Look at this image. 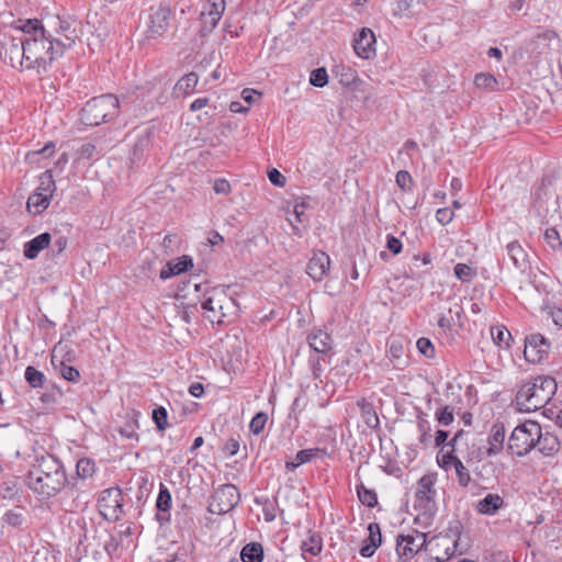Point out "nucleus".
<instances>
[{"label":"nucleus","instance_id":"obj_1","mask_svg":"<svg viewBox=\"0 0 562 562\" xmlns=\"http://www.w3.org/2000/svg\"><path fill=\"white\" fill-rule=\"evenodd\" d=\"M68 479L63 463L53 454L36 457L25 476L26 486L37 495L40 501H48L60 493Z\"/></svg>","mask_w":562,"mask_h":562},{"label":"nucleus","instance_id":"obj_2","mask_svg":"<svg viewBox=\"0 0 562 562\" xmlns=\"http://www.w3.org/2000/svg\"><path fill=\"white\" fill-rule=\"evenodd\" d=\"M557 392V382L548 375H538L518 385L515 402L519 412L530 413L544 407Z\"/></svg>","mask_w":562,"mask_h":562},{"label":"nucleus","instance_id":"obj_3","mask_svg":"<svg viewBox=\"0 0 562 562\" xmlns=\"http://www.w3.org/2000/svg\"><path fill=\"white\" fill-rule=\"evenodd\" d=\"M203 315L212 324H225L236 315L237 304L223 288H213L201 302Z\"/></svg>","mask_w":562,"mask_h":562},{"label":"nucleus","instance_id":"obj_4","mask_svg":"<svg viewBox=\"0 0 562 562\" xmlns=\"http://www.w3.org/2000/svg\"><path fill=\"white\" fill-rule=\"evenodd\" d=\"M58 57L46 34L27 37V40H24L23 57L20 60V66L25 69H37V71L46 70Z\"/></svg>","mask_w":562,"mask_h":562},{"label":"nucleus","instance_id":"obj_5","mask_svg":"<svg viewBox=\"0 0 562 562\" xmlns=\"http://www.w3.org/2000/svg\"><path fill=\"white\" fill-rule=\"evenodd\" d=\"M119 100L113 94H103L88 101L81 110V122L87 126L105 123L119 113Z\"/></svg>","mask_w":562,"mask_h":562},{"label":"nucleus","instance_id":"obj_6","mask_svg":"<svg viewBox=\"0 0 562 562\" xmlns=\"http://www.w3.org/2000/svg\"><path fill=\"white\" fill-rule=\"evenodd\" d=\"M541 438V426L537 422L527 420L517 426L509 436L507 448L517 457H524L535 447Z\"/></svg>","mask_w":562,"mask_h":562},{"label":"nucleus","instance_id":"obj_7","mask_svg":"<svg viewBox=\"0 0 562 562\" xmlns=\"http://www.w3.org/2000/svg\"><path fill=\"white\" fill-rule=\"evenodd\" d=\"M239 502V493L235 485L223 484L212 495L209 512L222 515L231 512Z\"/></svg>","mask_w":562,"mask_h":562},{"label":"nucleus","instance_id":"obj_8","mask_svg":"<svg viewBox=\"0 0 562 562\" xmlns=\"http://www.w3.org/2000/svg\"><path fill=\"white\" fill-rule=\"evenodd\" d=\"M462 524L456 520L450 524L449 533L447 536L436 539L435 546L442 549V554H437L435 558L438 562L449 561L457 552L462 553L463 549L460 548Z\"/></svg>","mask_w":562,"mask_h":562},{"label":"nucleus","instance_id":"obj_9","mask_svg":"<svg viewBox=\"0 0 562 562\" xmlns=\"http://www.w3.org/2000/svg\"><path fill=\"white\" fill-rule=\"evenodd\" d=\"M437 482L436 473H427L423 475L417 482V490L415 492V506L425 510L432 512L435 508V498L437 491L435 484Z\"/></svg>","mask_w":562,"mask_h":562},{"label":"nucleus","instance_id":"obj_10","mask_svg":"<svg viewBox=\"0 0 562 562\" xmlns=\"http://www.w3.org/2000/svg\"><path fill=\"white\" fill-rule=\"evenodd\" d=\"M122 502L123 495L120 488L104 490L98 499L99 512L108 520H117L123 514Z\"/></svg>","mask_w":562,"mask_h":562},{"label":"nucleus","instance_id":"obj_11","mask_svg":"<svg viewBox=\"0 0 562 562\" xmlns=\"http://www.w3.org/2000/svg\"><path fill=\"white\" fill-rule=\"evenodd\" d=\"M171 15L172 11L166 3H160L157 8H150L147 27L148 37L162 36L169 27Z\"/></svg>","mask_w":562,"mask_h":562},{"label":"nucleus","instance_id":"obj_12","mask_svg":"<svg viewBox=\"0 0 562 562\" xmlns=\"http://www.w3.org/2000/svg\"><path fill=\"white\" fill-rule=\"evenodd\" d=\"M226 8L225 0H207L204 10L201 12L200 35H209L220 22Z\"/></svg>","mask_w":562,"mask_h":562},{"label":"nucleus","instance_id":"obj_13","mask_svg":"<svg viewBox=\"0 0 562 562\" xmlns=\"http://www.w3.org/2000/svg\"><path fill=\"white\" fill-rule=\"evenodd\" d=\"M426 546V535L414 530L407 535H400L396 540V551L406 560L412 559Z\"/></svg>","mask_w":562,"mask_h":562},{"label":"nucleus","instance_id":"obj_14","mask_svg":"<svg viewBox=\"0 0 562 562\" xmlns=\"http://www.w3.org/2000/svg\"><path fill=\"white\" fill-rule=\"evenodd\" d=\"M50 22L56 25V30L64 34V42H59V44L64 47H74L82 34L81 22L70 16H57Z\"/></svg>","mask_w":562,"mask_h":562},{"label":"nucleus","instance_id":"obj_15","mask_svg":"<svg viewBox=\"0 0 562 562\" xmlns=\"http://www.w3.org/2000/svg\"><path fill=\"white\" fill-rule=\"evenodd\" d=\"M375 35L369 27H362L355 34L352 47L358 57L371 59L375 56Z\"/></svg>","mask_w":562,"mask_h":562},{"label":"nucleus","instance_id":"obj_16","mask_svg":"<svg viewBox=\"0 0 562 562\" xmlns=\"http://www.w3.org/2000/svg\"><path fill=\"white\" fill-rule=\"evenodd\" d=\"M550 342L541 334H532L525 339L524 356L529 362H540L548 353Z\"/></svg>","mask_w":562,"mask_h":562},{"label":"nucleus","instance_id":"obj_17","mask_svg":"<svg viewBox=\"0 0 562 562\" xmlns=\"http://www.w3.org/2000/svg\"><path fill=\"white\" fill-rule=\"evenodd\" d=\"M507 257L514 269L518 273H526L530 269L528 252L518 240H513L506 245Z\"/></svg>","mask_w":562,"mask_h":562},{"label":"nucleus","instance_id":"obj_18","mask_svg":"<svg viewBox=\"0 0 562 562\" xmlns=\"http://www.w3.org/2000/svg\"><path fill=\"white\" fill-rule=\"evenodd\" d=\"M329 266V256L321 250L315 251L307 263L306 272L314 281H322L326 276Z\"/></svg>","mask_w":562,"mask_h":562},{"label":"nucleus","instance_id":"obj_19","mask_svg":"<svg viewBox=\"0 0 562 562\" xmlns=\"http://www.w3.org/2000/svg\"><path fill=\"white\" fill-rule=\"evenodd\" d=\"M151 133L149 131H144L140 133L131 149L128 158L131 166L140 164L145 157V154L151 148Z\"/></svg>","mask_w":562,"mask_h":562},{"label":"nucleus","instance_id":"obj_20","mask_svg":"<svg viewBox=\"0 0 562 562\" xmlns=\"http://www.w3.org/2000/svg\"><path fill=\"white\" fill-rule=\"evenodd\" d=\"M506 506L504 498L499 494L488 493L475 504V510L485 516H494Z\"/></svg>","mask_w":562,"mask_h":562},{"label":"nucleus","instance_id":"obj_21","mask_svg":"<svg viewBox=\"0 0 562 562\" xmlns=\"http://www.w3.org/2000/svg\"><path fill=\"white\" fill-rule=\"evenodd\" d=\"M307 341L310 347L317 353L325 355L333 348L330 335L323 329H313L307 336Z\"/></svg>","mask_w":562,"mask_h":562},{"label":"nucleus","instance_id":"obj_22","mask_svg":"<svg viewBox=\"0 0 562 562\" xmlns=\"http://www.w3.org/2000/svg\"><path fill=\"white\" fill-rule=\"evenodd\" d=\"M464 431L460 430L458 431L451 441L448 443L452 447V449L447 452L445 456H442L441 462H439L440 467L443 469H448V467L452 465L456 467L457 461H461L460 458L456 453H462L461 445L464 437Z\"/></svg>","mask_w":562,"mask_h":562},{"label":"nucleus","instance_id":"obj_23","mask_svg":"<svg viewBox=\"0 0 562 562\" xmlns=\"http://www.w3.org/2000/svg\"><path fill=\"white\" fill-rule=\"evenodd\" d=\"M193 262L191 257L182 256L177 261H170L160 270L159 277L161 280H167L171 277L178 276L192 267Z\"/></svg>","mask_w":562,"mask_h":562},{"label":"nucleus","instance_id":"obj_24","mask_svg":"<svg viewBox=\"0 0 562 562\" xmlns=\"http://www.w3.org/2000/svg\"><path fill=\"white\" fill-rule=\"evenodd\" d=\"M50 240L52 236L49 233L40 234L24 245V256L27 259H35L42 250L49 246Z\"/></svg>","mask_w":562,"mask_h":562},{"label":"nucleus","instance_id":"obj_25","mask_svg":"<svg viewBox=\"0 0 562 562\" xmlns=\"http://www.w3.org/2000/svg\"><path fill=\"white\" fill-rule=\"evenodd\" d=\"M536 447H538L541 454L551 457L559 452L560 441L558 437L551 432H541V438L537 440Z\"/></svg>","mask_w":562,"mask_h":562},{"label":"nucleus","instance_id":"obj_26","mask_svg":"<svg viewBox=\"0 0 562 562\" xmlns=\"http://www.w3.org/2000/svg\"><path fill=\"white\" fill-rule=\"evenodd\" d=\"M324 453H325L324 450L318 449V448L300 450L296 453L294 460L286 461L285 468L289 471H294L301 464L306 463V462L311 461L313 458H315L319 454H324Z\"/></svg>","mask_w":562,"mask_h":562},{"label":"nucleus","instance_id":"obj_27","mask_svg":"<svg viewBox=\"0 0 562 562\" xmlns=\"http://www.w3.org/2000/svg\"><path fill=\"white\" fill-rule=\"evenodd\" d=\"M240 559L243 562H262V546L257 542L246 544L240 551Z\"/></svg>","mask_w":562,"mask_h":562},{"label":"nucleus","instance_id":"obj_28","mask_svg":"<svg viewBox=\"0 0 562 562\" xmlns=\"http://www.w3.org/2000/svg\"><path fill=\"white\" fill-rule=\"evenodd\" d=\"M45 34L48 41L53 43L55 54H57L59 57H61L67 49L71 48L64 47L59 44V42H64V34L56 30V25H54L52 22H49L47 27L45 29Z\"/></svg>","mask_w":562,"mask_h":562},{"label":"nucleus","instance_id":"obj_29","mask_svg":"<svg viewBox=\"0 0 562 562\" xmlns=\"http://www.w3.org/2000/svg\"><path fill=\"white\" fill-rule=\"evenodd\" d=\"M504 439H505L504 427L503 426H501V427L494 426L492 429V435L488 438L490 446L487 448V454L488 456L497 454L503 448Z\"/></svg>","mask_w":562,"mask_h":562},{"label":"nucleus","instance_id":"obj_30","mask_svg":"<svg viewBox=\"0 0 562 562\" xmlns=\"http://www.w3.org/2000/svg\"><path fill=\"white\" fill-rule=\"evenodd\" d=\"M50 200V196L43 194V192L35 191L29 196L26 205L30 211L33 210L35 214H41L48 207Z\"/></svg>","mask_w":562,"mask_h":562},{"label":"nucleus","instance_id":"obj_31","mask_svg":"<svg viewBox=\"0 0 562 562\" xmlns=\"http://www.w3.org/2000/svg\"><path fill=\"white\" fill-rule=\"evenodd\" d=\"M199 81V77L195 72H189L181 77L175 86V92L183 95L193 92Z\"/></svg>","mask_w":562,"mask_h":562},{"label":"nucleus","instance_id":"obj_32","mask_svg":"<svg viewBox=\"0 0 562 562\" xmlns=\"http://www.w3.org/2000/svg\"><path fill=\"white\" fill-rule=\"evenodd\" d=\"M24 40H27V37H13L8 47L3 49L9 54L10 61L13 67L15 66V61L20 64V60L23 57Z\"/></svg>","mask_w":562,"mask_h":562},{"label":"nucleus","instance_id":"obj_33","mask_svg":"<svg viewBox=\"0 0 562 562\" xmlns=\"http://www.w3.org/2000/svg\"><path fill=\"white\" fill-rule=\"evenodd\" d=\"M323 548L322 537L315 532H311L308 538L301 544V550L304 553H310L315 557L321 553Z\"/></svg>","mask_w":562,"mask_h":562},{"label":"nucleus","instance_id":"obj_34","mask_svg":"<svg viewBox=\"0 0 562 562\" xmlns=\"http://www.w3.org/2000/svg\"><path fill=\"white\" fill-rule=\"evenodd\" d=\"M491 336L498 347L508 348L510 346L509 340L512 335L505 326L498 325L491 327Z\"/></svg>","mask_w":562,"mask_h":562},{"label":"nucleus","instance_id":"obj_35","mask_svg":"<svg viewBox=\"0 0 562 562\" xmlns=\"http://www.w3.org/2000/svg\"><path fill=\"white\" fill-rule=\"evenodd\" d=\"M358 405L361 408V416L366 425L370 428H376L380 422L373 406L364 400L358 402Z\"/></svg>","mask_w":562,"mask_h":562},{"label":"nucleus","instance_id":"obj_36","mask_svg":"<svg viewBox=\"0 0 562 562\" xmlns=\"http://www.w3.org/2000/svg\"><path fill=\"white\" fill-rule=\"evenodd\" d=\"M55 191L56 184L52 170H46L40 176V184L36 188V192H43V194L53 198Z\"/></svg>","mask_w":562,"mask_h":562},{"label":"nucleus","instance_id":"obj_37","mask_svg":"<svg viewBox=\"0 0 562 562\" xmlns=\"http://www.w3.org/2000/svg\"><path fill=\"white\" fill-rule=\"evenodd\" d=\"M19 29L22 33L27 34L31 37H37L40 35L44 36L46 26H44L40 20L33 19L23 22Z\"/></svg>","mask_w":562,"mask_h":562},{"label":"nucleus","instance_id":"obj_38","mask_svg":"<svg viewBox=\"0 0 562 562\" xmlns=\"http://www.w3.org/2000/svg\"><path fill=\"white\" fill-rule=\"evenodd\" d=\"M418 0H396L393 4V14L398 16H411Z\"/></svg>","mask_w":562,"mask_h":562},{"label":"nucleus","instance_id":"obj_39","mask_svg":"<svg viewBox=\"0 0 562 562\" xmlns=\"http://www.w3.org/2000/svg\"><path fill=\"white\" fill-rule=\"evenodd\" d=\"M54 153H55V143L48 142L43 148L29 151L26 154L25 159L30 164H38L40 162L38 157L49 158Z\"/></svg>","mask_w":562,"mask_h":562},{"label":"nucleus","instance_id":"obj_40","mask_svg":"<svg viewBox=\"0 0 562 562\" xmlns=\"http://www.w3.org/2000/svg\"><path fill=\"white\" fill-rule=\"evenodd\" d=\"M25 380L31 387H42L46 381L44 373L36 368L29 366L24 373Z\"/></svg>","mask_w":562,"mask_h":562},{"label":"nucleus","instance_id":"obj_41","mask_svg":"<svg viewBox=\"0 0 562 562\" xmlns=\"http://www.w3.org/2000/svg\"><path fill=\"white\" fill-rule=\"evenodd\" d=\"M474 85L476 88L487 91H495L498 89V81L490 74H477L474 78Z\"/></svg>","mask_w":562,"mask_h":562},{"label":"nucleus","instance_id":"obj_42","mask_svg":"<svg viewBox=\"0 0 562 562\" xmlns=\"http://www.w3.org/2000/svg\"><path fill=\"white\" fill-rule=\"evenodd\" d=\"M359 501L368 506L374 507L378 504L376 493L373 490L367 488L363 484L357 486Z\"/></svg>","mask_w":562,"mask_h":562},{"label":"nucleus","instance_id":"obj_43","mask_svg":"<svg viewBox=\"0 0 562 562\" xmlns=\"http://www.w3.org/2000/svg\"><path fill=\"white\" fill-rule=\"evenodd\" d=\"M417 427L420 432L419 441L424 446H428L431 441L430 424L426 418H424V414L422 412L417 415Z\"/></svg>","mask_w":562,"mask_h":562},{"label":"nucleus","instance_id":"obj_44","mask_svg":"<svg viewBox=\"0 0 562 562\" xmlns=\"http://www.w3.org/2000/svg\"><path fill=\"white\" fill-rule=\"evenodd\" d=\"M77 476L80 479L91 477L94 473V462L88 458L78 460L76 465Z\"/></svg>","mask_w":562,"mask_h":562},{"label":"nucleus","instance_id":"obj_45","mask_svg":"<svg viewBox=\"0 0 562 562\" xmlns=\"http://www.w3.org/2000/svg\"><path fill=\"white\" fill-rule=\"evenodd\" d=\"M4 521L12 527H20L24 521L23 508L15 507L8 510L3 517Z\"/></svg>","mask_w":562,"mask_h":562},{"label":"nucleus","instance_id":"obj_46","mask_svg":"<svg viewBox=\"0 0 562 562\" xmlns=\"http://www.w3.org/2000/svg\"><path fill=\"white\" fill-rule=\"evenodd\" d=\"M454 470H456V475H457L459 485L461 487H468L471 482V475H470L469 470L463 464V462L457 461Z\"/></svg>","mask_w":562,"mask_h":562},{"label":"nucleus","instance_id":"obj_47","mask_svg":"<svg viewBox=\"0 0 562 562\" xmlns=\"http://www.w3.org/2000/svg\"><path fill=\"white\" fill-rule=\"evenodd\" d=\"M454 276L462 282H470L475 277V271L465 263L454 266Z\"/></svg>","mask_w":562,"mask_h":562},{"label":"nucleus","instance_id":"obj_48","mask_svg":"<svg viewBox=\"0 0 562 562\" xmlns=\"http://www.w3.org/2000/svg\"><path fill=\"white\" fill-rule=\"evenodd\" d=\"M328 82V76L325 68H317L311 72L310 83L314 87L322 88Z\"/></svg>","mask_w":562,"mask_h":562},{"label":"nucleus","instance_id":"obj_49","mask_svg":"<svg viewBox=\"0 0 562 562\" xmlns=\"http://www.w3.org/2000/svg\"><path fill=\"white\" fill-rule=\"evenodd\" d=\"M267 420H268V416H267V414H266V413H262V412L257 413V414L252 417V419H251V422H250V424H249V429H250V431H251L254 435H259V434L263 430V428H265V426H266Z\"/></svg>","mask_w":562,"mask_h":562},{"label":"nucleus","instance_id":"obj_50","mask_svg":"<svg viewBox=\"0 0 562 562\" xmlns=\"http://www.w3.org/2000/svg\"><path fill=\"white\" fill-rule=\"evenodd\" d=\"M79 159H93L101 155V150L97 149V146L91 143H85L78 150Z\"/></svg>","mask_w":562,"mask_h":562},{"label":"nucleus","instance_id":"obj_51","mask_svg":"<svg viewBox=\"0 0 562 562\" xmlns=\"http://www.w3.org/2000/svg\"><path fill=\"white\" fill-rule=\"evenodd\" d=\"M369 536L364 540V542L370 543L373 548L378 549V547L381 544V531L378 524H370L368 527Z\"/></svg>","mask_w":562,"mask_h":562},{"label":"nucleus","instance_id":"obj_52","mask_svg":"<svg viewBox=\"0 0 562 562\" xmlns=\"http://www.w3.org/2000/svg\"><path fill=\"white\" fill-rule=\"evenodd\" d=\"M338 76L340 77V82L345 86L352 85L357 79V72L350 67H340L337 71Z\"/></svg>","mask_w":562,"mask_h":562},{"label":"nucleus","instance_id":"obj_53","mask_svg":"<svg viewBox=\"0 0 562 562\" xmlns=\"http://www.w3.org/2000/svg\"><path fill=\"white\" fill-rule=\"evenodd\" d=\"M19 493V487L15 482L7 481L0 485V494L3 498L13 499Z\"/></svg>","mask_w":562,"mask_h":562},{"label":"nucleus","instance_id":"obj_54","mask_svg":"<svg viewBox=\"0 0 562 562\" xmlns=\"http://www.w3.org/2000/svg\"><path fill=\"white\" fill-rule=\"evenodd\" d=\"M167 411L165 407L160 406L153 412V419L159 430H165L167 428Z\"/></svg>","mask_w":562,"mask_h":562},{"label":"nucleus","instance_id":"obj_55","mask_svg":"<svg viewBox=\"0 0 562 562\" xmlns=\"http://www.w3.org/2000/svg\"><path fill=\"white\" fill-rule=\"evenodd\" d=\"M544 239L552 249H558L562 246L560 234L555 228H548L544 232Z\"/></svg>","mask_w":562,"mask_h":562},{"label":"nucleus","instance_id":"obj_56","mask_svg":"<svg viewBox=\"0 0 562 562\" xmlns=\"http://www.w3.org/2000/svg\"><path fill=\"white\" fill-rule=\"evenodd\" d=\"M436 419L443 426L450 425L454 419L453 409L450 406L442 407L436 413Z\"/></svg>","mask_w":562,"mask_h":562},{"label":"nucleus","instance_id":"obj_57","mask_svg":"<svg viewBox=\"0 0 562 562\" xmlns=\"http://www.w3.org/2000/svg\"><path fill=\"white\" fill-rule=\"evenodd\" d=\"M417 349L422 355L427 358H432L435 356V348L431 341L428 338L422 337L416 342Z\"/></svg>","mask_w":562,"mask_h":562},{"label":"nucleus","instance_id":"obj_58","mask_svg":"<svg viewBox=\"0 0 562 562\" xmlns=\"http://www.w3.org/2000/svg\"><path fill=\"white\" fill-rule=\"evenodd\" d=\"M156 505L162 512H167L171 507V495L168 490H160Z\"/></svg>","mask_w":562,"mask_h":562},{"label":"nucleus","instance_id":"obj_59","mask_svg":"<svg viewBox=\"0 0 562 562\" xmlns=\"http://www.w3.org/2000/svg\"><path fill=\"white\" fill-rule=\"evenodd\" d=\"M60 374L65 380L70 382H76L80 378V373L76 368L71 366H65L63 363L60 368Z\"/></svg>","mask_w":562,"mask_h":562},{"label":"nucleus","instance_id":"obj_60","mask_svg":"<svg viewBox=\"0 0 562 562\" xmlns=\"http://www.w3.org/2000/svg\"><path fill=\"white\" fill-rule=\"evenodd\" d=\"M396 184L404 191L411 189L412 177L408 171L400 170L396 173Z\"/></svg>","mask_w":562,"mask_h":562},{"label":"nucleus","instance_id":"obj_61","mask_svg":"<svg viewBox=\"0 0 562 562\" xmlns=\"http://www.w3.org/2000/svg\"><path fill=\"white\" fill-rule=\"evenodd\" d=\"M270 182L276 187H284L285 186V177L277 169H272L268 173Z\"/></svg>","mask_w":562,"mask_h":562},{"label":"nucleus","instance_id":"obj_62","mask_svg":"<svg viewBox=\"0 0 562 562\" xmlns=\"http://www.w3.org/2000/svg\"><path fill=\"white\" fill-rule=\"evenodd\" d=\"M548 42L549 44L553 41L560 42L559 35L552 30H546L542 33L537 34L535 42Z\"/></svg>","mask_w":562,"mask_h":562},{"label":"nucleus","instance_id":"obj_63","mask_svg":"<svg viewBox=\"0 0 562 562\" xmlns=\"http://www.w3.org/2000/svg\"><path fill=\"white\" fill-rule=\"evenodd\" d=\"M436 217L439 223L445 225L452 221L453 212L448 207L439 209L436 213Z\"/></svg>","mask_w":562,"mask_h":562},{"label":"nucleus","instance_id":"obj_64","mask_svg":"<svg viewBox=\"0 0 562 562\" xmlns=\"http://www.w3.org/2000/svg\"><path fill=\"white\" fill-rule=\"evenodd\" d=\"M67 244H68L67 238L64 237V236H60L59 238H57L54 241V244H53V246L50 248V251L53 252V255H60L66 249Z\"/></svg>","mask_w":562,"mask_h":562}]
</instances>
